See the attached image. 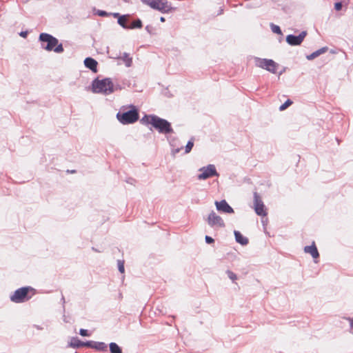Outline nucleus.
<instances>
[{
	"label": "nucleus",
	"mask_w": 353,
	"mask_h": 353,
	"mask_svg": "<svg viewBox=\"0 0 353 353\" xmlns=\"http://www.w3.org/2000/svg\"><path fill=\"white\" fill-rule=\"evenodd\" d=\"M142 121L151 124L160 133L168 134L173 132L170 123L167 120L156 115L145 116Z\"/></svg>",
	"instance_id": "f257e3e1"
},
{
	"label": "nucleus",
	"mask_w": 353,
	"mask_h": 353,
	"mask_svg": "<svg viewBox=\"0 0 353 353\" xmlns=\"http://www.w3.org/2000/svg\"><path fill=\"white\" fill-rule=\"evenodd\" d=\"M39 40L42 42L41 48L47 51H52L57 53L63 52V48L61 43L58 44L59 41L57 38L48 33H41Z\"/></svg>",
	"instance_id": "f03ea898"
},
{
	"label": "nucleus",
	"mask_w": 353,
	"mask_h": 353,
	"mask_svg": "<svg viewBox=\"0 0 353 353\" xmlns=\"http://www.w3.org/2000/svg\"><path fill=\"white\" fill-rule=\"evenodd\" d=\"M92 90L94 93L108 95L114 91V87L110 78H105L102 80L95 79L92 83Z\"/></svg>",
	"instance_id": "7ed1b4c3"
},
{
	"label": "nucleus",
	"mask_w": 353,
	"mask_h": 353,
	"mask_svg": "<svg viewBox=\"0 0 353 353\" xmlns=\"http://www.w3.org/2000/svg\"><path fill=\"white\" fill-rule=\"evenodd\" d=\"M132 107L133 108L132 110L126 112L120 110L117 114V119L123 125L130 124L136 122L139 119V112L134 106Z\"/></svg>",
	"instance_id": "20e7f679"
},
{
	"label": "nucleus",
	"mask_w": 353,
	"mask_h": 353,
	"mask_svg": "<svg viewBox=\"0 0 353 353\" xmlns=\"http://www.w3.org/2000/svg\"><path fill=\"white\" fill-rule=\"evenodd\" d=\"M144 4L161 12H168L172 10L171 3L167 0H141Z\"/></svg>",
	"instance_id": "39448f33"
},
{
	"label": "nucleus",
	"mask_w": 353,
	"mask_h": 353,
	"mask_svg": "<svg viewBox=\"0 0 353 353\" xmlns=\"http://www.w3.org/2000/svg\"><path fill=\"white\" fill-rule=\"evenodd\" d=\"M33 290L30 287H23L17 289L10 295V301L16 303H21L28 301L31 296H28L30 290Z\"/></svg>",
	"instance_id": "423d86ee"
},
{
	"label": "nucleus",
	"mask_w": 353,
	"mask_h": 353,
	"mask_svg": "<svg viewBox=\"0 0 353 353\" xmlns=\"http://www.w3.org/2000/svg\"><path fill=\"white\" fill-rule=\"evenodd\" d=\"M255 65L265 69L273 74H275L277 69V63L272 59H261L259 57H254Z\"/></svg>",
	"instance_id": "0eeeda50"
},
{
	"label": "nucleus",
	"mask_w": 353,
	"mask_h": 353,
	"mask_svg": "<svg viewBox=\"0 0 353 353\" xmlns=\"http://www.w3.org/2000/svg\"><path fill=\"white\" fill-rule=\"evenodd\" d=\"M199 171L200 172V174L197 175L199 180H205L212 176H219L215 165L213 164H209L207 166L202 167Z\"/></svg>",
	"instance_id": "6e6552de"
},
{
	"label": "nucleus",
	"mask_w": 353,
	"mask_h": 353,
	"mask_svg": "<svg viewBox=\"0 0 353 353\" xmlns=\"http://www.w3.org/2000/svg\"><path fill=\"white\" fill-rule=\"evenodd\" d=\"M208 224L212 228L219 229L225 228V225L223 219L216 214L214 211H212L206 219Z\"/></svg>",
	"instance_id": "1a4fd4ad"
},
{
	"label": "nucleus",
	"mask_w": 353,
	"mask_h": 353,
	"mask_svg": "<svg viewBox=\"0 0 353 353\" xmlns=\"http://www.w3.org/2000/svg\"><path fill=\"white\" fill-rule=\"evenodd\" d=\"M254 208L257 215L261 216H265L267 215L265 206L261 196L256 192H254Z\"/></svg>",
	"instance_id": "9d476101"
},
{
	"label": "nucleus",
	"mask_w": 353,
	"mask_h": 353,
	"mask_svg": "<svg viewBox=\"0 0 353 353\" xmlns=\"http://www.w3.org/2000/svg\"><path fill=\"white\" fill-rule=\"evenodd\" d=\"M307 35L306 31H302L298 36L289 34L286 37V42L290 46H299Z\"/></svg>",
	"instance_id": "9b49d317"
},
{
	"label": "nucleus",
	"mask_w": 353,
	"mask_h": 353,
	"mask_svg": "<svg viewBox=\"0 0 353 353\" xmlns=\"http://www.w3.org/2000/svg\"><path fill=\"white\" fill-rule=\"evenodd\" d=\"M216 208L218 211L223 213L232 214L234 213L233 208L227 203L225 200L221 201H215Z\"/></svg>",
	"instance_id": "f8f14e48"
},
{
	"label": "nucleus",
	"mask_w": 353,
	"mask_h": 353,
	"mask_svg": "<svg viewBox=\"0 0 353 353\" xmlns=\"http://www.w3.org/2000/svg\"><path fill=\"white\" fill-rule=\"evenodd\" d=\"M111 58L121 59L128 68L131 67L132 65V58L128 52H123L121 56L117 55L115 57H111Z\"/></svg>",
	"instance_id": "ddd939ff"
},
{
	"label": "nucleus",
	"mask_w": 353,
	"mask_h": 353,
	"mask_svg": "<svg viewBox=\"0 0 353 353\" xmlns=\"http://www.w3.org/2000/svg\"><path fill=\"white\" fill-rule=\"evenodd\" d=\"M304 252L305 253L310 254L312 258L314 259L319 258V253L314 242H313L311 245L305 246L304 248Z\"/></svg>",
	"instance_id": "4468645a"
},
{
	"label": "nucleus",
	"mask_w": 353,
	"mask_h": 353,
	"mask_svg": "<svg viewBox=\"0 0 353 353\" xmlns=\"http://www.w3.org/2000/svg\"><path fill=\"white\" fill-rule=\"evenodd\" d=\"M84 64L86 68L90 69L93 72H97V61L91 58V57H87L84 60Z\"/></svg>",
	"instance_id": "2eb2a0df"
},
{
	"label": "nucleus",
	"mask_w": 353,
	"mask_h": 353,
	"mask_svg": "<svg viewBox=\"0 0 353 353\" xmlns=\"http://www.w3.org/2000/svg\"><path fill=\"white\" fill-rule=\"evenodd\" d=\"M234 234L237 243L242 245H246L248 243V239L243 236L240 232L235 230Z\"/></svg>",
	"instance_id": "dca6fc26"
},
{
	"label": "nucleus",
	"mask_w": 353,
	"mask_h": 353,
	"mask_svg": "<svg viewBox=\"0 0 353 353\" xmlns=\"http://www.w3.org/2000/svg\"><path fill=\"white\" fill-rule=\"evenodd\" d=\"M327 50H328L327 47H326V46L323 47V48L316 50L315 52H312V54L307 55L306 58L307 60H312V59L316 58L317 57H319V55L326 52Z\"/></svg>",
	"instance_id": "f3484780"
},
{
	"label": "nucleus",
	"mask_w": 353,
	"mask_h": 353,
	"mask_svg": "<svg viewBox=\"0 0 353 353\" xmlns=\"http://www.w3.org/2000/svg\"><path fill=\"white\" fill-rule=\"evenodd\" d=\"M93 349L100 352H107L108 345L103 342L94 341Z\"/></svg>",
	"instance_id": "a211bd4d"
},
{
	"label": "nucleus",
	"mask_w": 353,
	"mask_h": 353,
	"mask_svg": "<svg viewBox=\"0 0 353 353\" xmlns=\"http://www.w3.org/2000/svg\"><path fill=\"white\" fill-rule=\"evenodd\" d=\"M69 345L73 348H79L83 347V341H80L77 337H73Z\"/></svg>",
	"instance_id": "6ab92c4d"
},
{
	"label": "nucleus",
	"mask_w": 353,
	"mask_h": 353,
	"mask_svg": "<svg viewBox=\"0 0 353 353\" xmlns=\"http://www.w3.org/2000/svg\"><path fill=\"white\" fill-rule=\"evenodd\" d=\"M109 346L111 353H123L121 348L116 343H110Z\"/></svg>",
	"instance_id": "aec40b11"
},
{
	"label": "nucleus",
	"mask_w": 353,
	"mask_h": 353,
	"mask_svg": "<svg viewBox=\"0 0 353 353\" xmlns=\"http://www.w3.org/2000/svg\"><path fill=\"white\" fill-rule=\"evenodd\" d=\"M128 21V18L126 15H122L118 19V23L123 28L128 29V26H127L126 22Z\"/></svg>",
	"instance_id": "412c9836"
},
{
	"label": "nucleus",
	"mask_w": 353,
	"mask_h": 353,
	"mask_svg": "<svg viewBox=\"0 0 353 353\" xmlns=\"http://www.w3.org/2000/svg\"><path fill=\"white\" fill-rule=\"evenodd\" d=\"M142 27V22L140 19H137L134 21L130 26H128V29H134V28H141Z\"/></svg>",
	"instance_id": "4be33fe9"
},
{
	"label": "nucleus",
	"mask_w": 353,
	"mask_h": 353,
	"mask_svg": "<svg viewBox=\"0 0 353 353\" xmlns=\"http://www.w3.org/2000/svg\"><path fill=\"white\" fill-rule=\"evenodd\" d=\"M193 145H194L193 139H191L190 141H188V142L187 143V144L185 145V154L189 153L191 151Z\"/></svg>",
	"instance_id": "5701e85b"
},
{
	"label": "nucleus",
	"mask_w": 353,
	"mask_h": 353,
	"mask_svg": "<svg viewBox=\"0 0 353 353\" xmlns=\"http://www.w3.org/2000/svg\"><path fill=\"white\" fill-rule=\"evenodd\" d=\"M270 27H271L272 31L274 33H276V34H281L282 33L281 32V28H280V27L279 26L275 25L274 23H271Z\"/></svg>",
	"instance_id": "b1692460"
},
{
	"label": "nucleus",
	"mask_w": 353,
	"mask_h": 353,
	"mask_svg": "<svg viewBox=\"0 0 353 353\" xmlns=\"http://www.w3.org/2000/svg\"><path fill=\"white\" fill-rule=\"evenodd\" d=\"M292 103V101L290 99H288L284 103H283L279 107V110L283 111L285 110L288 107H289Z\"/></svg>",
	"instance_id": "393cba45"
},
{
	"label": "nucleus",
	"mask_w": 353,
	"mask_h": 353,
	"mask_svg": "<svg viewBox=\"0 0 353 353\" xmlns=\"http://www.w3.org/2000/svg\"><path fill=\"white\" fill-rule=\"evenodd\" d=\"M226 274H227L228 276L230 278V279H231L232 281H234L237 279L236 274L235 273H234L233 272L228 270L226 271Z\"/></svg>",
	"instance_id": "a878e982"
},
{
	"label": "nucleus",
	"mask_w": 353,
	"mask_h": 353,
	"mask_svg": "<svg viewBox=\"0 0 353 353\" xmlns=\"http://www.w3.org/2000/svg\"><path fill=\"white\" fill-rule=\"evenodd\" d=\"M118 269L121 273L124 272V271H125L124 262L123 261H120V260L118 261Z\"/></svg>",
	"instance_id": "bb28decb"
},
{
	"label": "nucleus",
	"mask_w": 353,
	"mask_h": 353,
	"mask_svg": "<svg viewBox=\"0 0 353 353\" xmlns=\"http://www.w3.org/2000/svg\"><path fill=\"white\" fill-rule=\"evenodd\" d=\"M94 343V341H88L86 342H83V347H88L93 349Z\"/></svg>",
	"instance_id": "cd10ccee"
},
{
	"label": "nucleus",
	"mask_w": 353,
	"mask_h": 353,
	"mask_svg": "<svg viewBox=\"0 0 353 353\" xmlns=\"http://www.w3.org/2000/svg\"><path fill=\"white\" fill-rule=\"evenodd\" d=\"M95 14L100 17H108L110 14V13H108L105 11L100 10H97Z\"/></svg>",
	"instance_id": "c85d7f7f"
},
{
	"label": "nucleus",
	"mask_w": 353,
	"mask_h": 353,
	"mask_svg": "<svg viewBox=\"0 0 353 353\" xmlns=\"http://www.w3.org/2000/svg\"><path fill=\"white\" fill-rule=\"evenodd\" d=\"M79 334L83 336H89L90 334L88 333V331L85 329H80Z\"/></svg>",
	"instance_id": "c756f323"
},
{
	"label": "nucleus",
	"mask_w": 353,
	"mask_h": 353,
	"mask_svg": "<svg viewBox=\"0 0 353 353\" xmlns=\"http://www.w3.org/2000/svg\"><path fill=\"white\" fill-rule=\"evenodd\" d=\"M205 242L208 244L212 243L214 242V240L213 238H212L210 236H205Z\"/></svg>",
	"instance_id": "7c9ffc66"
},
{
	"label": "nucleus",
	"mask_w": 353,
	"mask_h": 353,
	"mask_svg": "<svg viewBox=\"0 0 353 353\" xmlns=\"http://www.w3.org/2000/svg\"><path fill=\"white\" fill-rule=\"evenodd\" d=\"M334 8L336 10L339 11L342 8V3L341 2H337L334 4Z\"/></svg>",
	"instance_id": "2f4dec72"
},
{
	"label": "nucleus",
	"mask_w": 353,
	"mask_h": 353,
	"mask_svg": "<svg viewBox=\"0 0 353 353\" xmlns=\"http://www.w3.org/2000/svg\"><path fill=\"white\" fill-rule=\"evenodd\" d=\"M19 35L23 38H26L28 35V32L27 31H22L19 33Z\"/></svg>",
	"instance_id": "473e14b6"
},
{
	"label": "nucleus",
	"mask_w": 353,
	"mask_h": 353,
	"mask_svg": "<svg viewBox=\"0 0 353 353\" xmlns=\"http://www.w3.org/2000/svg\"><path fill=\"white\" fill-rule=\"evenodd\" d=\"M151 29H152V27H151L150 26H147L145 27V30H146V31H147L148 32H149V33H151Z\"/></svg>",
	"instance_id": "72a5a7b5"
},
{
	"label": "nucleus",
	"mask_w": 353,
	"mask_h": 353,
	"mask_svg": "<svg viewBox=\"0 0 353 353\" xmlns=\"http://www.w3.org/2000/svg\"><path fill=\"white\" fill-rule=\"evenodd\" d=\"M133 181H134V180L133 179H130L129 180L127 181V182L130 184H132Z\"/></svg>",
	"instance_id": "f704fd0d"
},
{
	"label": "nucleus",
	"mask_w": 353,
	"mask_h": 353,
	"mask_svg": "<svg viewBox=\"0 0 353 353\" xmlns=\"http://www.w3.org/2000/svg\"><path fill=\"white\" fill-rule=\"evenodd\" d=\"M180 151V148H177L173 151L174 154L178 153Z\"/></svg>",
	"instance_id": "c9c22d12"
},
{
	"label": "nucleus",
	"mask_w": 353,
	"mask_h": 353,
	"mask_svg": "<svg viewBox=\"0 0 353 353\" xmlns=\"http://www.w3.org/2000/svg\"><path fill=\"white\" fill-rule=\"evenodd\" d=\"M113 15H114V17H118V18L119 17H121L119 13H114Z\"/></svg>",
	"instance_id": "e433bc0d"
},
{
	"label": "nucleus",
	"mask_w": 353,
	"mask_h": 353,
	"mask_svg": "<svg viewBox=\"0 0 353 353\" xmlns=\"http://www.w3.org/2000/svg\"><path fill=\"white\" fill-rule=\"evenodd\" d=\"M350 327L353 329V320L350 321Z\"/></svg>",
	"instance_id": "4c0bfd02"
},
{
	"label": "nucleus",
	"mask_w": 353,
	"mask_h": 353,
	"mask_svg": "<svg viewBox=\"0 0 353 353\" xmlns=\"http://www.w3.org/2000/svg\"><path fill=\"white\" fill-rule=\"evenodd\" d=\"M160 21H161V22H164V21H165V18H164V17H161L160 18Z\"/></svg>",
	"instance_id": "58836bf2"
},
{
	"label": "nucleus",
	"mask_w": 353,
	"mask_h": 353,
	"mask_svg": "<svg viewBox=\"0 0 353 353\" xmlns=\"http://www.w3.org/2000/svg\"><path fill=\"white\" fill-rule=\"evenodd\" d=\"M61 300H62V301H63V303H65V298H64V296H62Z\"/></svg>",
	"instance_id": "ea45409f"
},
{
	"label": "nucleus",
	"mask_w": 353,
	"mask_h": 353,
	"mask_svg": "<svg viewBox=\"0 0 353 353\" xmlns=\"http://www.w3.org/2000/svg\"><path fill=\"white\" fill-rule=\"evenodd\" d=\"M125 2H129V0H124Z\"/></svg>",
	"instance_id": "a19ab883"
}]
</instances>
